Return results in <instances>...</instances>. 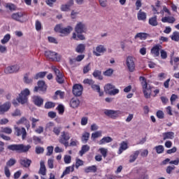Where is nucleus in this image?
Listing matches in <instances>:
<instances>
[{
	"mask_svg": "<svg viewBox=\"0 0 179 179\" xmlns=\"http://www.w3.org/2000/svg\"><path fill=\"white\" fill-rule=\"evenodd\" d=\"M7 149L12 150L13 152H17V153H26L28 150L31 149V145L24 144H11L8 145Z\"/></svg>",
	"mask_w": 179,
	"mask_h": 179,
	"instance_id": "1",
	"label": "nucleus"
},
{
	"mask_svg": "<svg viewBox=\"0 0 179 179\" xmlns=\"http://www.w3.org/2000/svg\"><path fill=\"white\" fill-rule=\"evenodd\" d=\"M140 80L141 81L144 97H145V99H150V95L152 94V87H150V85L148 84L145 77H140Z\"/></svg>",
	"mask_w": 179,
	"mask_h": 179,
	"instance_id": "2",
	"label": "nucleus"
},
{
	"mask_svg": "<svg viewBox=\"0 0 179 179\" xmlns=\"http://www.w3.org/2000/svg\"><path fill=\"white\" fill-rule=\"evenodd\" d=\"M29 96H30V90L26 88L21 92L17 100L18 103H20L21 104H26V103H27V97H29Z\"/></svg>",
	"mask_w": 179,
	"mask_h": 179,
	"instance_id": "3",
	"label": "nucleus"
},
{
	"mask_svg": "<svg viewBox=\"0 0 179 179\" xmlns=\"http://www.w3.org/2000/svg\"><path fill=\"white\" fill-rule=\"evenodd\" d=\"M136 59L133 56H128L126 58L125 64L126 66L130 72H134L135 71V62Z\"/></svg>",
	"mask_w": 179,
	"mask_h": 179,
	"instance_id": "4",
	"label": "nucleus"
},
{
	"mask_svg": "<svg viewBox=\"0 0 179 179\" xmlns=\"http://www.w3.org/2000/svg\"><path fill=\"white\" fill-rule=\"evenodd\" d=\"M45 57L49 61H55L56 62H59V61H61V55L55 52L48 50L45 52Z\"/></svg>",
	"mask_w": 179,
	"mask_h": 179,
	"instance_id": "5",
	"label": "nucleus"
},
{
	"mask_svg": "<svg viewBox=\"0 0 179 179\" xmlns=\"http://www.w3.org/2000/svg\"><path fill=\"white\" fill-rule=\"evenodd\" d=\"M104 114L109 117V118H112V120H117L118 117L121 116L122 112L121 110H106Z\"/></svg>",
	"mask_w": 179,
	"mask_h": 179,
	"instance_id": "6",
	"label": "nucleus"
},
{
	"mask_svg": "<svg viewBox=\"0 0 179 179\" xmlns=\"http://www.w3.org/2000/svg\"><path fill=\"white\" fill-rule=\"evenodd\" d=\"M107 51V48L103 45H98L96 48H93V54L95 57H101L104 52Z\"/></svg>",
	"mask_w": 179,
	"mask_h": 179,
	"instance_id": "7",
	"label": "nucleus"
},
{
	"mask_svg": "<svg viewBox=\"0 0 179 179\" xmlns=\"http://www.w3.org/2000/svg\"><path fill=\"white\" fill-rule=\"evenodd\" d=\"M15 134L17 136H22V139H26V136H27V132L26 131V129L24 127H17V126H14Z\"/></svg>",
	"mask_w": 179,
	"mask_h": 179,
	"instance_id": "8",
	"label": "nucleus"
},
{
	"mask_svg": "<svg viewBox=\"0 0 179 179\" xmlns=\"http://www.w3.org/2000/svg\"><path fill=\"white\" fill-rule=\"evenodd\" d=\"M70 139L71 136L69 135V133L65 131L62 132V138L59 140L60 143H62L66 148H68V146H69L68 141Z\"/></svg>",
	"mask_w": 179,
	"mask_h": 179,
	"instance_id": "9",
	"label": "nucleus"
},
{
	"mask_svg": "<svg viewBox=\"0 0 179 179\" xmlns=\"http://www.w3.org/2000/svg\"><path fill=\"white\" fill-rule=\"evenodd\" d=\"M83 92V87L80 84H76L73 87V94L74 96L79 97L82 96Z\"/></svg>",
	"mask_w": 179,
	"mask_h": 179,
	"instance_id": "10",
	"label": "nucleus"
},
{
	"mask_svg": "<svg viewBox=\"0 0 179 179\" xmlns=\"http://www.w3.org/2000/svg\"><path fill=\"white\" fill-rule=\"evenodd\" d=\"M86 24H85L83 22H78L76 27H75V31L76 33H78V34H82V33H86Z\"/></svg>",
	"mask_w": 179,
	"mask_h": 179,
	"instance_id": "11",
	"label": "nucleus"
},
{
	"mask_svg": "<svg viewBox=\"0 0 179 179\" xmlns=\"http://www.w3.org/2000/svg\"><path fill=\"white\" fill-rule=\"evenodd\" d=\"M53 71H55V73L56 75V80L58 83H64V75H62V73L59 71V69L55 68V66L52 67Z\"/></svg>",
	"mask_w": 179,
	"mask_h": 179,
	"instance_id": "12",
	"label": "nucleus"
},
{
	"mask_svg": "<svg viewBox=\"0 0 179 179\" xmlns=\"http://www.w3.org/2000/svg\"><path fill=\"white\" fill-rule=\"evenodd\" d=\"M19 69H20V68L17 65L10 66L5 69L4 72L7 74L15 73L16 72H18Z\"/></svg>",
	"mask_w": 179,
	"mask_h": 179,
	"instance_id": "13",
	"label": "nucleus"
},
{
	"mask_svg": "<svg viewBox=\"0 0 179 179\" xmlns=\"http://www.w3.org/2000/svg\"><path fill=\"white\" fill-rule=\"evenodd\" d=\"M10 108V102H6L5 103L0 106V115L5 114L7 111H9Z\"/></svg>",
	"mask_w": 179,
	"mask_h": 179,
	"instance_id": "14",
	"label": "nucleus"
},
{
	"mask_svg": "<svg viewBox=\"0 0 179 179\" xmlns=\"http://www.w3.org/2000/svg\"><path fill=\"white\" fill-rule=\"evenodd\" d=\"M16 124L17 125H25L27 129H29V128H30V122L24 117H21L18 121H17Z\"/></svg>",
	"mask_w": 179,
	"mask_h": 179,
	"instance_id": "15",
	"label": "nucleus"
},
{
	"mask_svg": "<svg viewBox=\"0 0 179 179\" xmlns=\"http://www.w3.org/2000/svg\"><path fill=\"white\" fill-rule=\"evenodd\" d=\"M73 171H75V165L66 167L60 178H64L65 176H68V174H71V173H73Z\"/></svg>",
	"mask_w": 179,
	"mask_h": 179,
	"instance_id": "16",
	"label": "nucleus"
},
{
	"mask_svg": "<svg viewBox=\"0 0 179 179\" xmlns=\"http://www.w3.org/2000/svg\"><path fill=\"white\" fill-rule=\"evenodd\" d=\"M23 16H24L23 13L18 12L12 14L11 17L13 20H16L17 22H23Z\"/></svg>",
	"mask_w": 179,
	"mask_h": 179,
	"instance_id": "17",
	"label": "nucleus"
},
{
	"mask_svg": "<svg viewBox=\"0 0 179 179\" xmlns=\"http://www.w3.org/2000/svg\"><path fill=\"white\" fill-rule=\"evenodd\" d=\"M170 64L171 65H173L174 71H176L177 66L179 65V57L171 55Z\"/></svg>",
	"mask_w": 179,
	"mask_h": 179,
	"instance_id": "18",
	"label": "nucleus"
},
{
	"mask_svg": "<svg viewBox=\"0 0 179 179\" xmlns=\"http://www.w3.org/2000/svg\"><path fill=\"white\" fill-rule=\"evenodd\" d=\"M38 174L41 176V179H45V178H44V176H45V164L44 161H41L40 162V169L38 171Z\"/></svg>",
	"mask_w": 179,
	"mask_h": 179,
	"instance_id": "19",
	"label": "nucleus"
},
{
	"mask_svg": "<svg viewBox=\"0 0 179 179\" xmlns=\"http://www.w3.org/2000/svg\"><path fill=\"white\" fill-rule=\"evenodd\" d=\"M160 50H162V45H156L152 48L151 54H152L154 57H159V55H160Z\"/></svg>",
	"mask_w": 179,
	"mask_h": 179,
	"instance_id": "20",
	"label": "nucleus"
},
{
	"mask_svg": "<svg viewBox=\"0 0 179 179\" xmlns=\"http://www.w3.org/2000/svg\"><path fill=\"white\" fill-rule=\"evenodd\" d=\"M80 105V101L78 98H73L70 101V107L72 108H78Z\"/></svg>",
	"mask_w": 179,
	"mask_h": 179,
	"instance_id": "21",
	"label": "nucleus"
},
{
	"mask_svg": "<svg viewBox=\"0 0 179 179\" xmlns=\"http://www.w3.org/2000/svg\"><path fill=\"white\" fill-rule=\"evenodd\" d=\"M128 148H129L128 143L127 141H122L120 144V148H119V150H118L117 153L119 155H122V152H124V150H127V149H128Z\"/></svg>",
	"mask_w": 179,
	"mask_h": 179,
	"instance_id": "22",
	"label": "nucleus"
},
{
	"mask_svg": "<svg viewBox=\"0 0 179 179\" xmlns=\"http://www.w3.org/2000/svg\"><path fill=\"white\" fill-rule=\"evenodd\" d=\"M44 86H45V82L39 80L38 82V87H35L34 92H43L44 90Z\"/></svg>",
	"mask_w": 179,
	"mask_h": 179,
	"instance_id": "23",
	"label": "nucleus"
},
{
	"mask_svg": "<svg viewBox=\"0 0 179 179\" xmlns=\"http://www.w3.org/2000/svg\"><path fill=\"white\" fill-rule=\"evenodd\" d=\"M149 37V34L145 32L137 33L134 36L135 40L139 38L140 40H146Z\"/></svg>",
	"mask_w": 179,
	"mask_h": 179,
	"instance_id": "24",
	"label": "nucleus"
},
{
	"mask_svg": "<svg viewBox=\"0 0 179 179\" xmlns=\"http://www.w3.org/2000/svg\"><path fill=\"white\" fill-rule=\"evenodd\" d=\"M33 102L36 106H38V107H40L43 103V99L41 97L38 96H34L32 97Z\"/></svg>",
	"mask_w": 179,
	"mask_h": 179,
	"instance_id": "25",
	"label": "nucleus"
},
{
	"mask_svg": "<svg viewBox=\"0 0 179 179\" xmlns=\"http://www.w3.org/2000/svg\"><path fill=\"white\" fill-rule=\"evenodd\" d=\"M110 142H113V138L104 136L99 141V145H106V143H110Z\"/></svg>",
	"mask_w": 179,
	"mask_h": 179,
	"instance_id": "26",
	"label": "nucleus"
},
{
	"mask_svg": "<svg viewBox=\"0 0 179 179\" xmlns=\"http://www.w3.org/2000/svg\"><path fill=\"white\" fill-rule=\"evenodd\" d=\"M20 163L21 166H23V167H30L31 160L27 158H23L20 160Z\"/></svg>",
	"mask_w": 179,
	"mask_h": 179,
	"instance_id": "27",
	"label": "nucleus"
},
{
	"mask_svg": "<svg viewBox=\"0 0 179 179\" xmlns=\"http://www.w3.org/2000/svg\"><path fill=\"white\" fill-rule=\"evenodd\" d=\"M164 141L167 139H174V132L168 131L162 134Z\"/></svg>",
	"mask_w": 179,
	"mask_h": 179,
	"instance_id": "28",
	"label": "nucleus"
},
{
	"mask_svg": "<svg viewBox=\"0 0 179 179\" xmlns=\"http://www.w3.org/2000/svg\"><path fill=\"white\" fill-rule=\"evenodd\" d=\"M139 153H141V152L139 150H136L131 155H130L129 160V163H134V162L138 159Z\"/></svg>",
	"mask_w": 179,
	"mask_h": 179,
	"instance_id": "29",
	"label": "nucleus"
},
{
	"mask_svg": "<svg viewBox=\"0 0 179 179\" xmlns=\"http://www.w3.org/2000/svg\"><path fill=\"white\" fill-rule=\"evenodd\" d=\"M85 50H86V45H85L83 43H80L77 45L76 52L78 54H83V52H85Z\"/></svg>",
	"mask_w": 179,
	"mask_h": 179,
	"instance_id": "30",
	"label": "nucleus"
},
{
	"mask_svg": "<svg viewBox=\"0 0 179 179\" xmlns=\"http://www.w3.org/2000/svg\"><path fill=\"white\" fill-rule=\"evenodd\" d=\"M162 22L163 23H174L176 22V18L173 17H170L168 15V17H164L162 18Z\"/></svg>",
	"mask_w": 179,
	"mask_h": 179,
	"instance_id": "31",
	"label": "nucleus"
},
{
	"mask_svg": "<svg viewBox=\"0 0 179 179\" xmlns=\"http://www.w3.org/2000/svg\"><path fill=\"white\" fill-rule=\"evenodd\" d=\"M102 136H103V131H96L92 134L91 139H92V141H96L97 138H101Z\"/></svg>",
	"mask_w": 179,
	"mask_h": 179,
	"instance_id": "32",
	"label": "nucleus"
},
{
	"mask_svg": "<svg viewBox=\"0 0 179 179\" xmlns=\"http://www.w3.org/2000/svg\"><path fill=\"white\" fill-rule=\"evenodd\" d=\"M72 30H73V28H72L71 26L66 27L65 28L63 27L61 34L62 36H68V34H69Z\"/></svg>",
	"mask_w": 179,
	"mask_h": 179,
	"instance_id": "33",
	"label": "nucleus"
},
{
	"mask_svg": "<svg viewBox=\"0 0 179 179\" xmlns=\"http://www.w3.org/2000/svg\"><path fill=\"white\" fill-rule=\"evenodd\" d=\"M149 24L152 27H156L159 24V22H157V16L152 17L149 19L148 21Z\"/></svg>",
	"mask_w": 179,
	"mask_h": 179,
	"instance_id": "34",
	"label": "nucleus"
},
{
	"mask_svg": "<svg viewBox=\"0 0 179 179\" xmlns=\"http://www.w3.org/2000/svg\"><path fill=\"white\" fill-rule=\"evenodd\" d=\"M138 20H146V13L140 10L137 13Z\"/></svg>",
	"mask_w": 179,
	"mask_h": 179,
	"instance_id": "35",
	"label": "nucleus"
},
{
	"mask_svg": "<svg viewBox=\"0 0 179 179\" xmlns=\"http://www.w3.org/2000/svg\"><path fill=\"white\" fill-rule=\"evenodd\" d=\"M89 150H90V146L87 145H83L81 150L79 152L80 156H83V155H85V153L87 152H89Z\"/></svg>",
	"mask_w": 179,
	"mask_h": 179,
	"instance_id": "36",
	"label": "nucleus"
},
{
	"mask_svg": "<svg viewBox=\"0 0 179 179\" xmlns=\"http://www.w3.org/2000/svg\"><path fill=\"white\" fill-rule=\"evenodd\" d=\"M113 89H115V86L113 85V84H107L104 86V90L107 94H109V93L112 92Z\"/></svg>",
	"mask_w": 179,
	"mask_h": 179,
	"instance_id": "37",
	"label": "nucleus"
},
{
	"mask_svg": "<svg viewBox=\"0 0 179 179\" xmlns=\"http://www.w3.org/2000/svg\"><path fill=\"white\" fill-rule=\"evenodd\" d=\"M89 138H90V133L85 132L83 134L81 141L83 143H87V141H89Z\"/></svg>",
	"mask_w": 179,
	"mask_h": 179,
	"instance_id": "38",
	"label": "nucleus"
},
{
	"mask_svg": "<svg viewBox=\"0 0 179 179\" xmlns=\"http://www.w3.org/2000/svg\"><path fill=\"white\" fill-rule=\"evenodd\" d=\"M96 171H97V167H96L94 165L88 166L85 169V173H96Z\"/></svg>",
	"mask_w": 179,
	"mask_h": 179,
	"instance_id": "39",
	"label": "nucleus"
},
{
	"mask_svg": "<svg viewBox=\"0 0 179 179\" xmlns=\"http://www.w3.org/2000/svg\"><path fill=\"white\" fill-rule=\"evenodd\" d=\"M59 97V99H64L65 97V92L61 90H57L55 93L54 99H57Z\"/></svg>",
	"mask_w": 179,
	"mask_h": 179,
	"instance_id": "40",
	"label": "nucleus"
},
{
	"mask_svg": "<svg viewBox=\"0 0 179 179\" xmlns=\"http://www.w3.org/2000/svg\"><path fill=\"white\" fill-rule=\"evenodd\" d=\"M93 76L97 78L99 80H103V76L101 75V71L99 70H95L93 73Z\"/></svg>",
	"mask_w": 179,
	"mask_h": 179,
	"instance_id": "41",
	"label": "nucleus"
},
{
	"mask_svg": "<svg viewBox=\"0 0 179 179\" xmlns=\"http://www.w3.org/2000/svg\"><path fill=\"white\" fill-rule=\"evenodd\" d=\"M45 77V72H39L37 73L34 76V79H35L36 80H38V79H43V78Z\"/></svg>",
	"mask_w": 179,
	"mask_h": 179,
	"instance_id": "42",
	"label": "nucleus"
},
{
	"mask_svg": "<svg viewBox=\"0 0 179 179\" xmlns=\"http://www.w3.org/2000/svg\"><path fill=\"white\" fill-rule=\"evenodd\" d=\"M32 141L35 145H38L40 143H43V141H41V138L34 136L32 138Z\"/></svg>",
	"mask_w": 179,
	"mask_h": 179,
	"instance_id": "43",
	"label": "nucleus"
},
{
	"mask_svg": "<svg viewBox=\"0 0 179 179\" xmlns=\"http://www.w3.org/2000/svg\"><path fill=\"white\" fill-rule=\"evenodd\" d=\"M10 40V34H7L4 36L3 38L1 39V44H6Z\"/></svg>",
	"mask_w": 179,
	"mask_h": 179,
	"instance_id": "44",
	"label": "nucleus"
},
{
	"mask_svg": "<svg viewBox=\"0 0 179 179\" xmlns=\"http://www.w3.org/2000/svg\"><path fill=\"white\" fill-rule=\"evenodd\" d=\"M155 149L158 155H160L164 152V147L163 145L155 146Z\"/></svg>",
	"mask_w": 179,
	"mask_h": 179,
	"instance_id": "45",
	"label": "nucleus"
},
{
	"mask_svg": "<svg viewBox=\"0 0 179 179\" xmlns=\"http://www.w3.org/2000/svg\"><path fill=\"white\" fill-rule=\"evenodd\" d=\"M73 40H85V36L82 35V34H78L76 35V33H73Z\"/></svg>",
	"mask_w": 179,
	"mask_h": 179,
	"instance_id": "46",
	"label": "nucleus"
},
{
	"mask_svg": "<svg viewBox=\"0 0 179 179\" xmlns=\"http://www.w3.org/2000/svg\"><path fill=\"white\" fill-rule=\"evenodd\" d=\"M161 13H163V15L166 13V16H170L171 15V12H170V10H169L166 6H163V9L161 10Z\"/></svg>",
	"mask_w": 179,
	"mask_h": 179,
	"instance_id": "47",
	"label": "nucleus"
},
{
	"mask_svg": "<svg viewBox=\"0 0 179 179\" xmlns=\"http://www.w3.org/2000/svg\"><path fill=\"white\" fill-rule=\"evenodd\" d=\"M99 152H100L103 157H107V153L108 152V150L107 148H99Z\"/></svg>",
	"mask_w": 179,
	"mask_h": 179,
	"instance_id": "48",
	"label": "nucleus"
},
{
	"mask_svg": "<svg viewBox=\"0 0 179 179\" xmlns=\"http://www.w3.org/2000/svg\"><path fill=\"white\" fill-rule=\"evenodd\" d=\"M16 164V160L15 159H10L7 162H6V166L7 167H12V166H15Z\"/></svg>",
	"mask_w": 179,
	"mask_h": 179,
	"instance_id": "49",
	"label": "nucleus"
},
{
	"mask_svg": "<svg viewBox=\"0 0 179 179\" xmlns=\"http://www.w3.org/2000/svg\"><path fill=\"white\" fill-rule=\"evenodd\" d=\"M114 73V70L113 69H108L103 72L104 76H111Z\"/></svg>",
	"mask_w": 179,
	"mask_h": 179,
	"instance_id": "50",
	"label": "nucleus"
},
{
	"mask_svg": "<svg viewBox=\"0 0 179 179\" xmlns=\"http://www.w3.org/2000/svg\"><path fill=\"white\" fill-rule=\"evenodd\" d=\"M141 156V157H148V155H149V150H140Z\"/></svg>",
	"mask_w": 179,
	"mask_h": 179,
	"instance_id": "51",
	"label": "nucleus"
},
{
	"mask_svg": "<svg viewBox=\"0 0 179 179\" xmlns=\"http://www.w3.org/2000/svg\"><path fill=\"white\" fill-rule=\"evenodd\" d=\"M53 152H54V147L53 146H48L47 148L46 156H51V155H52Z\"/></svg>",
	"mask_w": 179,
	"mask_h": 179,
	"instance_id": "52",
	"label": "nucleus"
},
{
	"mask_svg": "<svg viewBox=\"0 0 179 179\" xmlns=\"http://www.w3.org/2000/svg\"><path fill=\"white\" fill-rule=\"evenodd\" d=\"M62 12H68L69 10H71V8L69 6L66 4H62L60 8Z\"/></svg>",
	"mask_w": 179,
	"mask_h": 179,
	"instance_id": "53",
	"label": "nucleus"
},
{
	"mask_svg": "<svg viewBox=\"0 0 179 179\" xmlns=\"http://www.w3.org/2000/svg\"><path fill=\"white\" fill-rule=\"evenodd\" d=\"M64 27H62V24H57L55 27V31H57V33H60V34L62 33V29Z\"/></svg>",
	"mask_w": 179,
	"mask_h": 179,
	"instance_id": "54",
	"label": "nucleus"
},
{
	"mask_svg": "<svg viewBox=\"0 0 179 179\" xmlns=\"http://www.w3.org/2000/svg\"><path fill=\"white\" fill-rule=\"evenodd\" d=\"M4 173L7 178H10V170L8 166L4 167Z\"/></svg>",
	"mask_w": 179,
	"mask_h": 179,
	"instance_id": "55",
	"label": "nucleus"
},
{
	"mask_svg": "<svg viewBox=\"0 0 179 179\" xmlns=\"http://www.w3.org/2000/svg\"><path fill=\"white\" fill-rule=\"evenodd\" d=\"M80 166H83V161L79 158H77L76 162V169H79Z\"/></svg>",
	"mask_w": 179,
	"mask_h": 179,
	"instance_id": "56",
	"label": "nucleus"
},
{
	"mask_svg": "<svg viewBox=\"0 0 179 179\" xmlns=\"http://www.w3.org/2000/svg\"><path fill=\"white\" fill-rule=\"evenodd\" d=\"M76 58H70L69 59V64L71 65V66H78V63Z\"/></svg>",
	"mask_w": 179,
	"mask_h": 179,
	"instance_id": "57",
	"label": "nucleus"
},
{
	"mask_svg": "<svg viewBox=\"0 0 179 179\" xmlns=\"http://www.w3.org/2000/svg\"><path fill=\"white\" fill-rule=\"evenodd\" d=\"M55 107V103L48 101L45 103V108H54Z\"/></svg>",
	"mask_w": 179,
	"mask_h": 179,
	"instance_id": "58",
	"label": "nucleus"
},
{
	"mask_svg": "<svg viewBox=\"0 0 179 179\" xmlns=\"http://www.w3.org/2000/svg\"><path fill=\"white\" fill-rule=\"evenodd\" d=\"M48 166L49 169H54V158H50L48 160Z\"/></svg>",
	"mask_w": 179,
	"mask_h": 179,
	"instance_id": "59",
	"label": "nucleus"
},
{
	"mask_svg": "<svg viewBox=\"0 0 179 179\" xmlns=\"http://www.w3.org/2000/svg\"><path fill=\"white\" fill-rule=\"evenodd\" d=\"M1 132L10 135V134H12V129H10V127H4L1 129Z\"/></svg>",
	"mask_w": 179,
	"mask_h": 179,
	"instance_id": "60",
	"label": "nucleus"
},
{
	"mask_svg": "<svg viewBox=\"0 0 179 179\" xmlns=\"http://www.w3.org/2000/svg\"><path fill=\"white\" fill-rule=\"evenodd\" d=\"M57 110L59 111V114H64V111H65V108L64 107V105L59 104Z\"/></svg>",
	"mask_w": 179,
	"mask_h": 179,
	"instance_id": "61",
	"label": "nucleus"
},
{
	"mask_svg": "<svg viewBox=\"0 0 179 179\" xmlns=\"http://www.w3.org/2000/svg\"><path fill=\"white\" fill-rule=\"evenodd\" d=\"M78 145H79V141L76 139L71 138L69 146H78Z\"/></svg>",
	"mask_w": 179,
	"mask_h": 179,
	"instance_id": "62",
	"label": "nucleus"
},
{
	"mask_svg": "<svg viewBox=\"0 0 179 179\" xmlns=\"http://www.w3.org/2000/svg\"><path fill=\"white\" fill-rule=\"evenodd\" d=\"M6 8L9 9V10H15V9H16V6H15L13 3H7Z\"/></svg>",
	"mask_w": 179,
	"mask_h": 179,
	"instance_id": "63",
	"label": "nucleus"
},
{
	"mask_svg": "<svg viewBox=\"0 0 179 179\" xmlns=\"http://www.w3.org/2000/svg\"><path fill=\"white\" fill-rule=\"evenodd\" d=\"M120 93V90L117 88H113L112 91L109 93L110 96H115V94H118Z\"/></svg>",
	"mask_w": 179,
	"mask_h": 179,
	"instance_id": "64",
	"label": "nucleus"
}]
</instances>
